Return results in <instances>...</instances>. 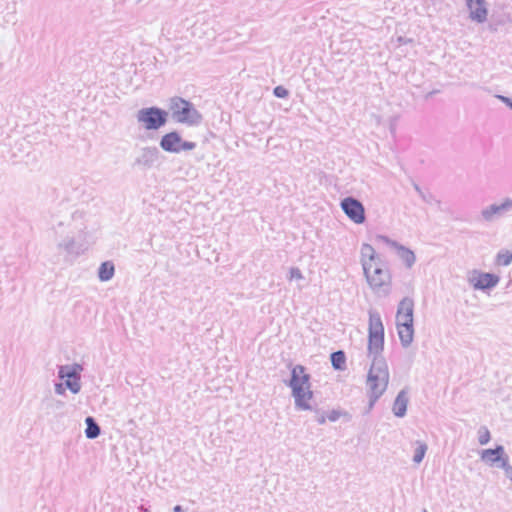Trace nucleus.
Returning <instances> with one entry per match:
<instances>
[{
    "label": "nucleus",
    "mask_w": 512,
    "mask_h": 512,
    "mask_svg": "<svg viewBox=\"0 0 512 512\" xmlns=\"http://www.w3.org/2000/svg\"><path fill=\"white\" fill-rule=\"evenodd\" d=\"M471 20L483 23L487 20L488 10L484 0H466Z\"/></svg>",
    "instance_id": "nucleus-14"
},
{
    "label": "nucleus",
    "mask_w": 512,
    "mask_h": 512,
    "mask_svg": "<svg viewBox=\"0 0 512 512\" xmlns=\"http://www.w3.org/2000/svg\"><path fill=\"white\" fill-rule=\"evenodd\" d=\"M173 512H186V510H184L182 508V506L180 505H176L174 508H173Z\"/></svg>",
    "instance_id": "nucleus-38"
},
{
    "label": "nucleus",
    "mask_w": 512,
    "mask_h": 512,
    "mask_svg": "<svg viewBox=\"0 0 512 512\" xmlns=\"http://www.w3.org/2000/svg\"><path fill=\"white\" fill-rule=\"evenodd\" d=\"M499 281V276L488 272H481L479 270H473L468 277V282L475 290L493 289L497 286Z\"/></svg>",
    "instance_id": "nucleus-11"
},
{
    "label": "nucleus",
    "mask_w": 512,
    "mask_h": 512,
    "mask_svg": "<svg viewBox=\"0 0 512 512\" xmlns=\"http://www.w3.org/2000/svg\"><path fill=\"white\" fill-rule=\"evenodd\" d=\"M168 112L158 107L141 108L136 120L145 130H158L167 123Z\"/></svg>",
    "instance_id": "nucleus-9"
},
{
    "label": "nucleus",
    "mask_w": 512,
    "mask_h": 512,
    "mask_svg": "<svg viewBox=\"0 0 512 512\" xmlns=\"http://www.w3.org/2000/svg\"><path fill=\"white\" fill-rule=\"evenodd\" d=\"M310 376L305 373V368L296 365L291 371V379L288 383L295 400V407L299 410H311L310 400L313 392L310 387Z\"/></svg>",
    "instance_id": "nucleus-4"
},
{
    "label": "nucleus",
    "mask_w": 512,
    "mask_h": 512,
    "mask_svg": "<svg viewBox=\"0 0 512 512\" xmlns=\"http://www.w3.org/2000/svg\"><path fill=\"white\" fill-rule=\"evenodd\" d=\"M64 386L66 389H69L73 394H78L81 391L80 378H65Z\"/></svg>",
    "instance_id": "nucleus-25"
},
{
    "label": "nucleus",
    "mask_w": 512,
    "mask_h": 512,
    "mask_svg": "<svg viewBox=\"0 0 512 512\" xmlns=\"http://www.w3.org/2000/svg\"><path fill=\"white\" fill-rule=\"evenodd\" d=\"M377 241L385 244L387 247H389L390 249H393L394 251H396L398 249V247H400L402 245L384 235L377 236Z\"/></svg>",
    "instance_id": "nucleus-26"
},
{
    "label": "nucleus",
    "mask_w": 512,
    "mask_h": 512,
    "mask_svg": "<svg viewBox=\"0 0 512 512\" xmlns=\"http://www.w3.org/2000/svg\"><path fill=\"white\" fill-rule=\"evenodd\" d=\"M414 301L409 297L403 298L397 307L396 328L404 348H408L414 339Z\"/></svg>",
    "instance_id": "nucleus-5"
},
{
    "label": "nucleus",
    "mask_w": 512,
    "mask_h": 512,
    "mask_svg": "<svg viewBox=\"0 0 512 512\" xmlns=\"http://www.w3.org/2000/svg\"><path fill=\"white\" fill-rule=\"evenodd\" d=\"M480 459L490 467H498L509 459L502 445H497L494 449H483L480 452Z\"/></svg>",
    "instance_id": "nucleus-13"
},
{
    "label": "nucleus",
    "mask_w": 512,
    "mask_h": 512,
    "mask_svg": "<svg viewBox=\"0 0 512 512\" xmlns=\"http://www.w3.org/2000/svg\"><path fill=\"white\" fill-rule=\"evenodd\" d=\"M408 395H407V391L405 389L401 390L394 403H393V413L396 417H399V418H402L405 416L406 414V411H407V405H408Z\"/></svg>",
    "instance_id": "nucleus-17"
},
{
    "label": "nucleus",
    "mask_w": 512,
    "mask_h": 512,
    "mask_svg": "<svg viewBox=\"0 0 512 512\" xmlns=\"http://www.w3.org/2000/svg\"><path fill=\"white\" fill-rule=\"evenodd\" d=\"M340 206L346 216L354 223L362 224L365 221V209L359 200L346 197L341 201Z\"/></svg>",
    "instance_id": "nucleus-12"
},
{
    "label": "nucleus",
    "mask_w": 512,
    "mask_h": 512,
    "mask_svg": "<svg viewBox=\"0 0 512 512\" xmlns=\"http://www.w3.org/2000/svg\"><path fill=\"white\" fill-rule=\"evenodd\" d=\"M57 249L67 256L78 257L90 246L89 233L85 228H72L68 235L61 236L57 241Z\"/></svg>",
    "instance_id": "nucleus-6"
},
{
    "label": "nucleus",
    "mask_w": 512,
    "mask_h": 512,
    "mask_svg": "<svg viewBox=\"0 0 512 512\" xmlns=\"http://www.w3.org/2000/svg\"><path fill=\"white\" fill-rule=\"evenodd\" d=\"M512 211V199L503 198L500 202H494L481 209L480 220L485 223H493L505 217Z\"/></svg>",
    "instance_id": "nucleus-10"
},
{
    "label": "nucleus",
    "mask_w": 512,
    "mask_h": 512,
    "mask_svg": "<svg viewBox=\"0 0 512 512\" xmlns=\"http://www.w3.org/2000/svg\"><path fill=\"white\" fill-rule=\"evenodd\" d=\"M115 273L114 264L110 261L103 262L98 269V278L102 282L111 280Z\"/></svg>",
    "instance_id": "nucleus-20"
},
{
    "label": "nucleus",
    "mask_w": 512,
    "mask_h": 512,
    "mask_svg": "<svg viewBox=\"0 0 512 512\" xmlns=\"http://www.w3.org/2000/svg\"><path fill=\"white\" fill-rule=\"evenodd\" d=\"M64 223L62 221L58 222L57 224L53 225V230L56 235L60 234L61 228L63 227Z\"/></svg>",
    "instance_id": "nucleus-36"
},
{
    "label": "nucleus",
    "mask_w": 512,
    "mask_h": 512,
    "mask_svg": "<svg viewBox=\"0 0 512 512\" xmlns=\"http://www.w3.org/2000/svg\"><path fill=\"white\" fill-rule=\"evenodd\" d=\"M390 380L388 364L384 357L372 359L370 369L368 371L366 386L369 397L367 413L372 410L377 400L386 391Z\"/></svg>",
    "instance_id": "nucleus-2"
},
{
    "label": "nucleus",
    "mask_w": 512,
    "mask_h": 512,
    "mask_svg": "<svg viewBox=\"0 0 512 512\" xmlns=\"http://www.w3.org/2000/svg\"><path fill=\"white\" fill-rule=\"evenodd\" d=\"M158 160V150L154 147H145L135 159V164L142 168H151Z\"/></svg>",
    "instance_id": "nucleus-16"
},
{
    "label": "nucleus",
    "mask_w": 512,
    "mask_h": 512,
    "mask_svg": "<svg viewBox=\"0 0 512 512\" xmlns=\"http://www.w3.org/2000/svg\"><path fill=\"white\" fill-rule=\"evenodd\" d=\"M273 93L278 98H286L289 94L288 90L283 86L275 87Z\"/></svg>",
    "instance_id": "nucleus-31"
},
{
    "label": "nucleus",
    "mask_w": 512,
    "mask_h": 512,
    "mask_svg": "<svg viewBox=\"0 0 512 512\" xmlns=\"http://www.w3.org/2000/svg\"><path fill=\"white\" fill-rule=\"evenodd\" d=\"M369 336H368V352L372 359L383 357L384 348V326L380 314L375 310L369 311Z\"/></svg>",
    "instance_id": "nucleus-8"
},
{
    "label": "nucleus",
    "mask_w": 512,
    "mask_h": 512,
    "mask_svg": "<svg viewBox=\"0 0 512 512\" xmlns=\"http://www.w3.org/2000/svg\"><path fill=\"white\" fill-rule=\"evenodd\" d=\"M64 383H56L55 384V393L58 395H63L65 393Z\"/></svg>",
    "instance_id": "nucleus-34"
},
{
    "label": "nucleus",
    "mask_w": 512,
    "mask_h": 512,
    "mask_svg": "<svg viewBox=\"0 0 512 512\" xmlns=\"http://www.w3.org/2000/svg\"><path fill=\"white\" fill-rule=\"evenodd\" d=\"M85 423H86V430H85L86 437L88 439L97 438L101 433V429H100V426L95 421V419L91 416H88L85 419Z\"/></svg>",
    "instance_id": "nucleus-21"
},
{
    "label": "nucleus",
    "mask_w": 512,
    "mask_h": 512,
    "mask_svg": "<svg viewBox=\"0 0 512 512\" xmlns=\"http://www.w3.org/2000/svg\"><path fill=\"white\" fill-rule=\"evenodd\" d=\"M141 509H142V511H143V512H149V510H148V509H146V508H143V507H142Z\"/></svg>",
    "instance_id": "nucleus-39"
},
{
    "label": "nucleus",
    "mask_w": 512,
    "mask_h": 512,
    "mask_svg": "<svg viewBox=\"0 0 512 512\" xmlns=\"http://www.w3.org/2000/svg\"><path fill=\"white\" fill-rule=\"evenodd\" d=\"M310 376L305 373V368L296 365L291 371V379L288 383L295 400V407L299 410H311L310 400L313 392L310 387Z\"/></svg>",
    "instance_id": "nucleus-3"
},
{
    "label": "nucleus",
    "mask_w": 512,
    "mask_h": 512,
    "mask_svg": "<svg viewBox=\"0 0 512 512\" xmlns=\"http://www.w3.org/2000/svg\"><path fill=\"white\" fill-rule=\"evenodd\" d=\"M340 417H346L348 420L351 418L348 412L341 410H332L327 416L328 420L331 422L337 421Z\"/></svg>",
    "instance_id": "nucleus-28"
},
{
    "label": "nucleus",
    "mask_w": 512,
    "mask_h": 512,
    "mask_svg": "<svg viewBox=\"0 0 512 512\" xmlns=\"http://www.w3.org/2000/svg\"><path fill=\"white\" fill-rule=\"evenodd\" d=\"M512 263V252L506 249L500 250L495 257V264L499 266H508Z\"/></svg>",
    "instance_id": "nucleus-22"
},
{
    "label": "nucleus",
    "mask_w": 512,
    "mask_h": 512,
    "mask_svg": "<svg viewBox=\"0 0 512 512\" xmlns=\"http://www.w3.org/2000/svg\"><path fill=\"white\" fill-rule=\"evenodd\" d=\"M501 102H503L505 105H507L509 108L512 109V99L503 95H497L496 96Z\"/></svg>",
    "instance_id": "nucleus-33"
},
{
    "label": "nucleus",
    "mask_w": 512,
    "mask_h": 512,
    "mask_svg": "<svg viewBox=\"0 0 512 512\" xmlns=\"http://www.w3.org/2000/svg\"><path fill=\"white\" fill-rule=\"evenodd\" d=\"M169 109L172 119L180 124L187 126H197L202 122V115L195 106L180 97H174L170 100Z\"/></svg>",
    "instance_id": "nucleus-7"
},
{
    "label": "nucleus",
    "mask_w": 512,
    "mask_h": 512,
    "mask_svg": "<svg viewBox=\"0 0 512 512\" xmlns=\"http://www.w3.org/2000/svg\"><path fill=\"white\" fill-rule=\"evenodd\" d=\"M416 444H417V447L414 452L413 461H414V463L419 464L422 462V460L427 452L428 446L426 443L421 442V441H417Z\"/></svg>",
    "instance_id": "nucleus-24"
},
{
    "label": "nucleus",
    "mask_w": 512,
    "mask_h": 512,
    "mask_svg": "<svg viewBox=\"0 0 512 512\" xmlns=\"http://www.w3.org/2000/svg\"><path fill=\"white\" fill-rule=\"evenodd\" d=\"M407 268H411L416 262V256L412 250L401 245L395 251Z\"/></svg>",
    "instance_id": "nucleus-19"
},
{
    "label": "nucleus",
    "mask_w": 512,
    "mask_h": 512,
    "mask_svg": "<svg viewBox=\"0 0 512 512\" xmlns=\"http://www.w3.org/2000/svg\"><path fill=\"white\" fill-rule=\"evenodd\" d=\"M288 279L290 281H293V280H303L304 279V276L301 272V270L297 267H291L290 270H289V276H288Z\"/></svg>",
    "instance_id": "nucleus-29"
},
{
    "label": "nucleus",
    "mask_w": 512,
    "mask_h": 512,
    "mask_svg": "<svg viewBox=\"0 0 512 512\" xmlns=\"http://www.w3.org/2000/svg\"><path fill=\"white\" fill-rule=\"evenodd\" d=\"M331 363L336 370H343L346 357L343 351H336L331 354Z\"/></svg>",
    "instance_id": "nucleus-23"
},
{
    "label": "nucleus",
    "mask_w": 512,
    "mask_h": 512,
    "mask_svg": "<svg viewBox=\"0 0 512 512\" xmlns=\"http://www.w3.org/2000/svg\"><path fill=\"white\" fill-rule=\"evenodd\" d=\"M181 140L180 134L172 131L162 136L159 145L165 152L180 153Z\"/></svg>",
    "instance_id": "nucleus-15"
},
{
    "label": "nucleus",
    "mask_w": 512,
    "mask_h": 512,
    "mask_svg": "<svg viewBox=\"0 0 512 512\" xmlns=\"http://www.w3.org/2000/svg\"><path fill=\"white\" fill-rule=\"evenodd\" d=\"M83 370L82 365L74 363L71 365H61L58 369V377L60 379H76L81 378V372Z\"/></svg>",
    "instance_id": "nucleus-18"
},
{
    "label": "nucleus",
    "mask_w": 512,
    "mask_h": 512,
    "mask_svg": "<svg viewBox=\"0 0 512 512\" xmlns=\"http://www.w3.org/2000/svg\"><path fill=\"white\" fill-rule=\"evenodd\" d=\"M50 404L52 407L56 408V409H60L64 406V403L62 401H59V400H50Z\"/></svg>",
    "instance_id": "nucleus-35"
},
{
    "label": "nucleus",
    "mask_w": 512,
    "mask_h": 512,
    "mask_svg": "<svg viewBox=\"0 0 512 512\" xmlns=\"http://www.w3.org/2000/svg\"><path fill=\"white\" fill-rule=\"evenodd\" d=\"M316 420H317V422H318L319 424H321V425H322V424H324V423L326 422V418H325V416H324L323 414L318 415Z\"/></svg>",
    "instance_id": "nucleus-37"
},
{
    "label": "nucleus",
    "mask_w": 512,
    "mask_h": 512,
    "mask_svg": "<svg viewBox=\"0 0 512 512\" xmlns=\"http://www.w3.org/2000/svg\"><path fill=\"white\" fill-rule=\"evenodd\" d=\"M195 147H196V143L195 142L185 141V140L182 139L181 140V144H180V152L181 151L193 150Z\"/></svg>",
    "instance_id": "nucleus-32"
},
{
    "label": "nucleus",
    "mask_w": 512,
    "mask_h": 512,
    "mask_svg": "<svg viewBox=\"0 0 512 512\" xmlns=\"http://www.w3.org/2000/svg\"><path fill=\"white\" fill-rule=\"evenodd\" d=\"M360 261L366 280L373 290L379 291L382 287L389 285L390 273L370 244L365 243L361 246Z\"/></svg>",
    "instance_id": "nucleus-1"
},
{
    "label": "nucleus",
    "mask_w": 512,
    "mask_h": 512,
    "mask_svg": "<svg viewBox=\"0 0 512 512\" xmlns=\"http://www.w3.org/2000/svg\"><path fill=\"white\" fill-rule=\"evenodd\" d=\"M491 439L489 430L486 427H480L478 430V441L481 445H486Z\"/></svg>",
    "instance_id": "nucleus-27"
},
{
    "label": "nucleus",
    "mask_w": 512,
    "mask_h": 512,
    "mask_svg": "<svg viewBox=\"0 0 512 512\" xmlns=\"http://www.w3.org/2000/svg\"><path fill=\"white\" fill-rule=\"evenodd\" d=\"M498 468H501L505 476L512 482V466L510 465L509 459L503 464H498Z\"/></svg>",
    "instance_id": "nucleus-30"
}]
</instances>
